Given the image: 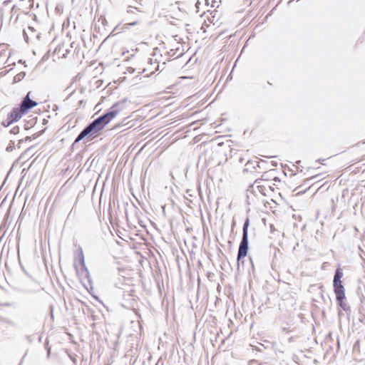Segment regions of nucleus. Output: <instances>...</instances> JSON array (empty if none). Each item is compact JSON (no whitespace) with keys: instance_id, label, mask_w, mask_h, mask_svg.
<instances>
[{"instance_id":"16","label":"nucleus","mask_w":365,"mask_h":365,"mask_svg":"<svg viewBox=\"0 0 365 365\" xmlns=\"http://www.w3.org/2000/svg\"><path fill=\"white\" fill-rule=\"evenodd\" d=\"M18 132H19V127H15V128H13L12 133H16Z\"/></svg>"},{"instance_id":"6","label":"nucleus","mask_w":365,"mask_h":365,"mask_svg":"<svg viewBox=\"0 0 365 365\" xmlns=\"http://www.w3.org/2000/svg\"><path fill=\"white\" fill-rule=\"evenodd\" d=\"M260 160L257 158L249 160L245 165L243 173L247 175H255L262 172Z\"/></svg>"},{"instance_id":"13","label":"nucleus","mask_w":365,"mask_h":365,"mask_svg":"<svg viewBox=\"0 0 365 365\" xmlns=\"http://www.w3.org/2000/svg\"><path fill=\"white\" fill-rule=\"evenodd\" d=\"M55 53L59 56H61V57L66 58L67 53H69V51L62 45L55 50Z\"/></svg>"},{"instance_id":"17","label":"nucleus","mask_w":365,"mask_h":365,"mask_svg":"<svg viewBox=\"0 0 365 365\" xmlns=\"http://www.w3.org/2000/svg\"><path fill=\"white\" fill-rule=\"evenodd\" d=\"M1 70H2V71L0 72V74H1V75H2V74H6V73L8 72V71H7V70H4V68H3V69H1Z\"/></svg>"},{"instance_id":"8","label":"nucleus","mask_w":365,"mask_h":365,"mask_svg":"<svg viewBox=\"0 0 365 365\" xmlns=\"http://www.w3.org/2000/svg\"><path fill=\"white\" fill-rule=\"evenodd\" d=\"M24 113L21 111L20 107L14 108L13 110L8 114L7 118L2 123L5 127L9 126L11 123L19 121Z\"/></svg>"},{"instance_id":"9","label":"nucleus","mask_w":365,"mask_h":365,"mask_svg":"<svg viewBox=\"0 0 365 365\" xmlns=\"http://www.w3.org/2000/svg\"><path fill=\"white\" fill-rule=\"evenodd\" d=\"M29 94V93H28ZM37 102L35 101L31 100L29 98V95H27L21 101V103L19 105V107L21 109V111L24 113V114L27 113L29 110L37 106Z\"/></svg>"},{"instance_id":"18","label":"nucleus","mask_w":365,"mask_h":365,"mask_svg":"<svg viewBox=\"0 0 365 365\" xmlns=\"http://www.w3.org/2000/svg\"><path fill=\"white\" fill-rule=\"evenodd\" d=\"M6 150L7 151H11L12 150V146L11 145H9L7 148H6Z\"/></svg>"},{"instance_id":"19","label":"nucleus","mask_w":365,"mask_h":365,"mask_svg":"<svg viewBox=\"0 0 365 365\" xmlns=\"http://www.w3.org/2000/svg\"><path fill=\"white\" fill-rule=\"evenodd\" d=\"M99 82L102 83L103 82V80L102 79H99L98 80L96 83H98Z\"/></svg>"},{"instance_id":"1","label":"nucleus","mask_w":365,"mask_h":365,"mask_svg":"<svg viewBox=\"0 0 365 365\" xmlns=\"http://www.w3.org/2000/svg\"><path fill=\"white\" fill-rule=\"evenodd\" d=\"M78 261L79 264H77L76 262L75 263L78 276L83 285L88 290V292L91 293V279L90 277L89 271L85 266L84 256L82 250H80V252L78 254Z\"/></svg>"},{"instance_id":"5","label":"nucleus","mask_w":365,"mask_h":365,"mask_svg":"<svg viewBox=\"0 0 365 365\" xmlns=\"http://www.w3.org/2000/svg\"><path fill=\"white\" fill-rule=\"evenodd\" d=\"M248 226L249 221L247 220L243 226V236L242 241L240 244L238 255H237V261L240 260L245 257L247 256L248 252Z\"/></svg>"},{"instance_id":"11","label":"nucleus","mask_w":365,"mask_h":365,"mask_svg":"<svg viewBox=\"0 0 365 365\" xmlns=\"http://www.w3.org/2000/svg\"><path fill=\"white\" fill-rule=\"evenodd\" d=\"M221 14L217 10H213L207 16V20L210 24L216 25L220 24Z\"/></svg>"},{"instance_id":"3","label":"nucleus","mask_w":365,"mask_h":365,"mask_svg":"<svg viewBox=\"0 0 365 365\" xmlns=\"http://www.w3.org/2000/svg\"><path fill=\"white\" fill-rule=\"evenodd\" d=\"M91 83L90 78L88 76H86L83 73H78L71 85L67 87L66 90L72 89V91H83L87 89V85H89Z\"/></svg>"},{"instance_id":"7","label":"nucleus","mask_w":365,"mask_h":365,"mask_svg":"<svg viewBox=\"0 0 365 365\" xmlns=\"http://www.w3.org/2000/svg\"><path fill=\"white\" fill-rule=\"evenodd\" d=\"M118 114L117 110H112L93 121V130H100L105 127Z\"/></svg>"},{"instance_id":"14","label":"nucleus","mask_w":365,"mask_h":365,"mask_svg":"<svg viewBox=\"0 0 365 365\" xmlns=\"http://www.w3.org/2000/svg\"><path fill=\"white\" fill-rule=\"evenodd\" d=\"M25 76H26L25 72H20L19 73L16 74L14 77L13 83H15L21 81L25 77Z\"/></svg>"},{"instance_id":"12","label":"nucleus","mask_w":365,"mask_h":365,"mask_svg":"<svg viewBox=\"0 0 365 365\" xmlns=\"http://www.w3.org/2000/svg\"><path fill=\"white\" fill-rule=\"evenodd\" d=\"M91 133V123L87 125V126L79 133L78 137L74 141V143H77L85 137L88 136Z\"/></svg>"},{"instance_id":"4","label":"nucleus","mask_w":365,"mask_h":365,"mask_svg":"<svg viewBox=\"0 0 365 365\" xmlns=\"http://www.w3.org/2000/svg\"><path fill=\"white\" fill-rule=\"evenodd\" d=\"M270 180L261 178L256 180L252 187L255 194L266 196L272 190Z\"/></svg>"},{"instance_id":"10","label":"nucleus","mask_w":365,"mask_h":365,"mask_svg":"<svg viewBox=\"0 0 365 365\" xmlns=\"http://www.w3.org/2000/svg\"><path fill=\"white\" fill-rule=\"evenodd\" d=\"M39 36L40 33H36L33 27L29 26L26 29L24 30V39L27 43L33 38H38Z\"/></svg>"},{"instance_id":"15","label":"nucleus","mask_w":365,"mask_h":365,"mask_svg":"<svg viewBox=\"0 0 365 365\" xmlns=\"http://www.w3.org/2000/svg\"><path fill=\"white\" fill-rule=\"evenodd\" d=\"M96 70H98V73H99L101 75L103 73V66L100 64V66L96 68Z\"/></svg>"},{"instance_id":"20","label":"nucleus","mask_w":365,"mask_h":365,"mask_svg":"<svg viewBox=\"0 0 365 365\" xmlns=\"http://www.w3.org/2000/svg\"><path fill=\"white\" fill-rule=\"evenodd\" d=\"M104 22H106V19H102V24L104 25Z\"/></svg>"},{"instance_id":"2","label":"nucleus","mask_w":365,"mask_h":365,"mask_svg":"<svg viewBox=\"0 0 365 365\" xmlns=\"http://www.w3.org/2000/svg\"><path fill=\"white\" fill-rule=\"evenodd\" d=\"M343 272L341 271V269H337L336 270L333 281L334 291L336 294V299L340 306H342L343 301L345 299V289L341 280V279L343 277Z\"/></svg>"}]
</instances>
